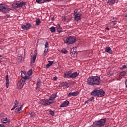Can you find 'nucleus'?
<instances>
[{"mask_svg":"<svg viewBox=\"0 0 127 127\" xmlns=\"http://www.w3.org/2000/svg\"><path fill=\"white\" fill-rule=\"evenodd\" d=\"M87 82L90 86L101 85V78L99 76H91L88 78Z\"/></svg>","mask_w":127,"mask_h":127,"instance_id":"f257e3e1","label":"nucleus"},{"mask_svg":"<svg viewBox=\"0 0 127 127\" xmlns=\"http://www.w3.org/2000/svg\"><path fill=\"white\" fill-rule=\"evenodd\" d=\"M106 122H107V119H102L99 121H95L93 123V125L95 126L98 127H103L104 126H105V124H106Z\"/></svg>","mask_w":127,"mask_h":127,"instance_id":"f03ea898","label":"nucleus"},{"mask_svg":"<svg viewBox=\"0 0 127 127\" xmlns=\"http://www.w3.org/2000/svg\"><path fill=\"white\" fill-rule=\"evenodd\" d=\"M64 42L67 45H70V44H73V43H75L76 42V38L70 36L67 37L66 39L64 40Z\"/></svg>","mask_w":127,"mask_h":127,"instance_id":"7ed1b4c3","label":"nucleus"},{"mask_svg":"<svg viewBox=\"0 0 127 127\" xmlns=\"http://www.w3.org/2000/svg\"><path fill=\"white\" fill-rule=\"evenodd\" d=\"M40 104L43 105V106H49V105L52 104V101L46 99H42L40 100Z\"/></svg>","mask_w":127,"mask_h":127,"instance_id":"20e7f679","label":"nucleus"},{"mask_svg":"<svg viewBox=\"0 0 127 127\" xmlns=\"http://www.w3.org/2000/svg\"><path fill=\"white\" fill-rule=\"evenodd\" d=\"M26 82V80L20 79L17 83V87L18 89H22V88H23V85H24V83H25Z\"/></svg>","mask_w":127,"mask_h":127,"instance_id":"39448f33","label":"nucleus"},{"mask_svg":"<svg viewBox=\"0 0 127 127\" xmlns=\"http://www.w3.org/2000/svg\"><path fill=\"white\" fill-rule=\"evenodd\" d=\"M17 7H22L23 5H25L26 4V2H23V1H16Z\"/></svg>","mask_w":127,"mask_h":127,"instance_id":"423d86ee","label":"nucleus"},{"mask_svg":"<svg viewBox=\"0 0 127 127\" xmlns=\"http://www.w3.org/2000/svg\"><path fill=\"white\" fill-rule=\"evenodd\" d=\"M74 20L75 21H79L80 19H81V16H82V14L80 12L77 13V14H76L74 15Z\"/></svg>","mask_w":127,"mask_h":127,"instance_id":"0eeeda50","label":"nucleus"},{"mask_svg":"<svg viewBox=\"0 0 127 127\" xmlns=\"http://www.w3.org/2000/svg\"><path fill=\"white\" fill-rule=\"evenodd\" d=\"M37 56V52L36 51H35L34 55L32 56V57L31 59V63H35V60H36V57Z\"/></svg>","mask_w":127,"mask_h":127,"instance_id":"6e6552de","label":"nucleus"},{"mask_svg":"<svg viewBox=\"0 0 127 127\" xmlns=\"http://www.w3.org/2000/svg\"><path fill=\"white\" fill-rule=\"evenodd\" d=\"M27 73L25 71H21V76L22 77V78L21 79V80H23L24 81H27V76L26 75Z\"/></svg>","mask_w":127,"mask_h":127,"instance_id":"1a4fd4ad","label":"nucleus"},{"mask_svg":"<svg viewBox=\"0 0 127 127\" xmlns=\"http://www.w3.org/2000/svg\"><path fill=\"white\" fill-rule=\"evenodd\" d=\"M0 11L2 12H3L4 13H5V12H7V9H6V7L4 6V4H0Z\"/></svg>","mask_w":127,"mask_h":127,"instance_id":"9d476101","label":"nucleus"},{"mask_svg":"<svg viewBox=\"0 0 127 127\" xmlns=\"http://www.w3.org/2000/svg\"><path fill=\"white\" fill-rule=\"evenodd\" d=\"M30 26H31V24L29 23H26V25L22 26V28L24 30H28Z\"/></svg>","mask_w":127,"mask_h":127,"instance_id":"9b49d317","label":"nucleus"},{"mask_svg":"<svg viewBox=\"0 0 127 127\" xmlns=\"http://www.w3.org/2000/svg\"><path fill=\"white\" fill-rule=\"evenodd\" d=\"M71 74H72V71L69 70L64 74V78H70L71 76Z\"/></svg>","mask_w":127,"mask_h":127,"instance_id":"f8f14e48","label":"nucleus"},{"mask_svg":"<svg viewBox=\"0 0 127 127\" xmlns=\"http://www.w3.org/2000/svg\"><path fill=\"white\" fill-rule=\"evenodd\" d=\"M119 1V0H108L107 3L109 5H114L116 3V2H118Z\"/></svg>","mask_w":127,"mask_h":127,"instance_id":"ddd939ff","label":"nucleus"},{"mask_svg":"<svg viewBox=\"0 0 127 127\" xmlns=\"http://www.w3.org/2000/svg\"><path fill=\"white\" fill-rule=\"evenodd\" d=\"M69 104V101L66 100L63 103L61 104V105L60 106V108H64V107H67Z\"/></svg>","mask_w":127,"mask_h":127,"instance_id":"4468645a","label":"nucleus"},{"mask_svg":"<svg viewBox=\"0 0 127 127\" xmlns=\"http://www.w3.org/2000/svg\"><path fill=\"white\" fill-rule=\"evenodd\" d=\"M105 96V92L103 89L98 90V97H103Z\"/></svg>","mask_w":127,"mask_h":127,"instance_id":"2eb2a0df","label":"nucleus"},{"mask_svg":"<svg viewBox=\"0 0 127 127\" xmlns=\"http://www.w3.org/2000/svg\"><path fill=\"white\" fill-rule=\"evenodd\" d=\"M99 90L98 89H94L91 93V95L92 96H94V97L97 96L98 94Z\"/></svg>","mask_w":127,"mask_h":127,"instance_id":"dca6fc26","label":"nucleus"},{"mask_svg":"<svg viewBox=\"0 0 127 127\" xmlns=\"http://www.w3.org/2000/svg\"><path fill=\"white\" fill-rule=\"evenodd\" d=\"M105 51L106 52H107V53H109L110 54H113V51L111 49V47H107L105 48Z\"/></svg>","mask_w":127,"mask_h":127,"instance_id":"f3484780","label":"nucleus"},{"mask_svg":"<svg viewBox=\"0 0 127 127\" xmlns=\"http://www.w3.org/2000/svg\"><path fill=\"white\" fill-rule=\"evenodd\" d=\"M1 121L2 124H9V123H10V121L8 120L7 118H3L1 119Z\"/></svg>","mask_w":127,"mask_h":127,"instance_id":"a211bd4d","label":"nucleus"},{"mask_svg":"<svg viewBox=\"0 0 127 127\" xmlns=\"http://www.w3.org/2000/svg\"><path fill=\"white\" fill-rule=\"evenodd\" d=\"M5 80H6V88H8V85H9V79H8V75H6Z\"/></svg>","mask_w":127,"mask_h":127,"instance_id":"6ab92c4d","label":"nucleus"},{"mask_svg":"<svg viewBox=\"0 0 127 127\" xmlns=\"http://www.w3.org/2000/svg\"><path fill=\"white\" fill-rule=\"evenodd\" d=\"M68 86V83L66 81L63 82L62 83L60 84L59 86L60 87H67Z\"/></svg>","mask_w":127,"mask_h":127,"instance_id":"aec40b11","label":"nucleus"},{"mask_svg":"<svg viewBox=\"0 0 127 127\" xmlns=\"http://www.w3.org/2000/svg\"><path fill=\"white\" fill-rule=\"evenodd\" d=\"M78 76H79V73H77V72H75L71 73L70 78H75V77H77Z\"/></svg>","mask_w":127,"mask_h":127,"instance_id":"412c9836","label":"nucleus"},{"mask_svg":"<svg viewBox=\"0 0 127 127\" xmlns=\"http://www.w3.org/2000/svg\"><path fill=\"white\" fill-rule=\"evenodd\" d=\"M21 110H22V106H21L19 108H16L15 112L16 114H18Z\"/></svg>","mask_w":127,"mask_h":127,"instance_id":"4be33fe9","label":"nucleus"},{"mask_svg":"<svg viewBox=\"0 0 127 127\" xmlns=\"http://www.w3.org/2000/svg\"><path fill=\"white\" fill-rule=\"evenodd\" d=\"M57 28L58 29V32L59 34L61 33L62 29H61V26H60V25L59 24H57Z\"/></svg>","mask_w":127,"mask_h":127,"instance_id":"5701e85b","label":"nucleus"},{"mask_svg":"<svg viewBox=\"0 0 127 127\" xmlns=\"http://www.w3.org/2000/svg\"><path fill=\"white\" fill-rule=\"evenodd\" d=\"M40 23H41V21L39 18H37L36 20V25H40Z\"/></svg>","mask_w":127,"mask_h":127,"instance_id":"b1692460","label":"nucleus"},{"mask_svg":"<svg viewBox=\"0 0 127 127\" xmlns=\"http://www.w3.org/2000/svg\"><path fill=\"white\" fill-rule=\"evenodd\" d=\"M50 30H51V32H52V33H53V32H55L56 30V28H55V27L54 26H52L50 28Z\"/></svg>","mask_w":127,"mask_h":127,"instance_id":"393cba45","label":"nucleus"},{"mask_svg":"<svg viewBox=\"0 0 127 127\" xmlns=\"http://www.w3.org/2000/svg\"><path fill=\"white\" fill-rule=\"evenodd\" d=\"M72 96L73 97H76V96H78L79 95V92L78 91H76L74 92H71Z\"/></svg>","mask_w":127,"mask_h":127,"instance_id":"a878e982","label":"nucleus"},{"mask_svg":"<svg viewBox=\"0 0 127 127\" xmlns=\"http://www.w3.org/2000/svg\"><path fill=\"white\" fill-rule=\"evenodd\" d=\"M41 85V83H40V81H37L36 83V88L37 89L38 88H40V86Z\"/></svg>","mask_w":127,"mask_h":127,"instance_id":"bb28decb","label":"nucleus"},{"mask_svg":"<svg viewBox=\"0 0 127 127\" xmlns=\"http://www.w3.org/2000/svg\"><path fill=\"white\" fill-rule=\"evenodd\" d=\"M17 4H16V2H15V3H13L12 4V8H18V7H17Z\"/></svg>","mask_w":127,"mask_h":127,"instance_id":"cd10ccee","label":"nucleus"},{"mask_svg":"<svg viewBox=\"0 0 127 127\" xmlns=\"http://www.w3.org/2000/svg\"><path fill=\"white\" fill-rule=\"evenodd\" d=\"M126 73H127V72H126L125 71H123L121 72L120 73V77H121V76H122L123 77L126 76Z\"/></svg>","mask_w":127,"mask_h":127,"instance_id":"c85d7f7f","label":"nucleus"},{"mask_svg":"<svg viewBox=\"0 0 127 127\" xmlns=\"http://www.w3.org/2000/svg\"><path fill=\"white\" fill-rule=\"evenodd\" d=\"M62 53H63L64 54H67V53H68V51L66 50V49H63L62 50Z\"/></svg>","mask_w":127,"mask_h":127,"instance_id":"c756f323","label":"nucleus"},{"mask_svg":"<svg viewBox=\"0 0 127 127\" xmlns=\"http://www.w3.org/2000/svg\"><path fill=\"white\" fill-rule=\"evenodd\" d=\"M18 104H19V102L17 100H15L14 102V106H16V108H17L18 107Z\"/></svg>","mask_w":127,"mask_h":127,"instance_id":"7c9ffc66","label":"nucleus"},{"mask_svg":"<svg viewBox=\"0 0 127 127\" xmlns=\"http://www.w3.org/2000/svg\"><path fill=\"white\" fill-rule=\"evenodd\" d=\"M28 76H31L32 75V69H30L28 71L27 73Z\"/></svg>","mask_w":127,"mask_h":127,"instance_id":"2f4dec72","label":"nucleus"},{"mask_svg":"<svg viewBox=\"0 0 127 127\" xmlns=\"http://www.w3.org/2000/svg\"><path fill=\"white\" fill-rule=\"evenodd\" d=\"M116 20H117V18H115V21H112L111 22V24H112L113 26L116 24V23L117 22Z\"/></svg>","mask_w":127,"mask_h":127,"instance_id":"473e14b6","label":"nucleus"},{"mask_svg":"<svg viewBox=\"0 0 127 127\" xmlns=\"http://www.w3.org/2000/svg\"><path fill=\"white\" fill-rule=\"evenodd\" d=\"M30 117L31 118H34L35 117V113L32 112L30 113Z\"/></svg>","mask_w":127,"mask_h":127,"instance_id":"72a5a7b5","label":"nucleus"},{"mask_svg":"<svg viewBox=\"0 0 127 127\" xmlns=\"http://www.w3.org/2000/svg\"><path fill=\"white\" fill-rule=\"evenodd\" d=\"M22 60V57L20 56L18 58V62H21Z\"/></svg>","mask_w":127,"mask_h":127,"instance_id":"f704fd0d","label":"nucleus"},{"mask_svg":"<svg viewBox=\"0 0 127 127\" xmlns=\"http://www.w3.org/2000/svg\"><path fill=\"white\" fill-rule=\"evenodd\" d=\"M54 112H53V111L52 110H50V115H51V116H52V117H54Z\"/></svg>","mask_w":127,"mask_h":127,"instance_id":"c9c22d12","label":"nucleus"},{"mask_svg":"<svg viewBox=\"0 0 127 127\" xmlns=\"http://www.w3.org/2000/svg\"><path fill=\"white\" fill-rule=\"evenodd\" d=\"M48 62H49V65L51 66H52V65H53V63H54V62L51 61H49Z\"/></svg>","mask_w":127,"mask_h":127,"instance_id":"e433bc0d","label":"nucleus"},{"mask_svg":"<svg viewBox=\"0 0 127 127\" xmlns=\"http://www.w3.org/2000/svg\"><path fill=\"white\" fill-rule=\"evenodd\" d=\"M51 96L54 98L55 99V98H56V97H57V94L56 93H54Z\"/></svg>","mask_w":127,"mask_h":127,"instance_id":"4c0bfd02","label":"nucleus"},{"mask_svg":"<svg viewBox=\"0 0 127 127\" xmlns=\"http://www.w3.org/2000/svg\"><path fill=\"white\" fill-rule=\"evenodd\" d=\"M70 54L71 56H74V55H73V54H75V52L74 51H73V52H72V49H71Z\"/></svg>","mask_w":127,"mask_h":127,"instance_id":"58836bf2","label":"nucleus"},{"mask_svg":"<svg viewBox=\"0 0 127 127\" xmlns=\"http://www.w3.org/2000/svg\"><path fill=\"white\" fill-rule=\"evenodd\" d=\"M48 48V42L46 41L45 45V48Z\"/></svg>","mask_w":127,"mask_h":127,"instance_id":"ea45409f","label":"nucleus"},{"mask_svg":"<svg viewBox=\"0 0 127 127\" xmlns=\"http://www.w3.org/2000/svg\"><path fill=\"white\" fill-rule=\"evenodd\" d=\"M120 69H127V65H123V66L122 67H121V68H120Z\"/></svg>","mask_w":127,"mask_h":127,"instance_id":"a19ab883","label":"nucleus"},{"mask_svg":"<svg viewBox=\"0 0 127 127\" xmlns=\"http://www.w3.org/2000/svg\"><path fill=\"white\" fill-rule=\"evenodd\" d=\"M55 98H54L52 96H51L48 100L51 102L52 100H54Z\"/></svg>","mask_w":127,"mask_h":127,"instance_id":"79ce46f5","label":"nucleus"},{"mask_svg":"<svg viewBox=\"0 0 127 127\" xmlns=\"http://www.w3.org/2000/svg\"><path fill=\"white\" fill-rule=\"evenodd\" d=\"M77 12H78V10L77 9H75L74 10V15H75V14H78V13H77Z\"/></svg>","mask_w":127,"mask_h":127,"instance_id":"37998d69","label":"nucleus"},{"mask_svg":"<svg viewBox=\"0 0 127 127\" xmlns=\"http://www.w3.org/2000/svg\"><path fill=\"white\" fill-rule=\"evenodd\" d=\"M43 1L44 2H49V1H51V0H43Z\"/></svg>","mask_w":127,"mask_h":127,"instance_id":"c03bdc74","label":"nucleus"},{"mask_svg":"<svg viewBox=\"0 0 127 127\" xmlns=\"http://www.w3.org/2000/svg\"><path fill=\"white\" fill-rule=\"evenodd\" d=\"M36 1L37 3H40V2L42 1V0H36Z\"/></svg>","mask_w":127,"mask_h":127,"instance_id":"a18cd8bd","label":"nucleus"},{"mask_svg":"<svg viewBox=\"0 0 127 127\" xmlns=\"http://www.w3.org/2000/svg\"><path fill=\"white\" fill-rule=\"evenodd\" d=\"M90 102V99H88L86 101H85V104H89Z\"/></svg>","mask_w":127,"mask_h":127,"instance_id":"49530a36","label":"nucleus"},{"mask_svg":"<svg viewBox=\"0 0 127 127\" xmlns=\"http://www.w3.org/2000/svg\"><path fill=\"white\" fill-rule=\"evenodd\" d=\"M90 100V102H92V101H93V100H94V97H92L90 98H89Z\"/></svg>","mask_w":127,"mask_h":127,"instance_id":"de8ad7c7","label":"nucleus"},{"mask_svg":"<svg viewBox=\"0 0 127 127\" xmlns=\"http://www.w3.org/2000/svg\"><path fill=\"white\" fill-rule=\"evenodd\" d=\"M15 108H16L15 105H14L13 107L11 109V111H13V110H14V109H15Z\"/></svg>","mask_w":127,"mask_h":127,"instance_id":"09e8293b","label":"nucleus"},{"mask_svg":"<svg viewBox=\"0 0 127 127\" xmlns=\"http://www.w3.org/2000/svg\"><path fill=\"white\" fill-rule=\"evenodd\" d=\"M53 80L54 81H56V80H57V76L54 77Z\"/></svg>","mask_w":127,"mask_h":127,"instance_id":"8fccbe9b","label":"nucleus"},{"mask_svg":"<svg viewBox=\"0 0 127 127\" xmlns=\"http://www.w3.org/2000/svg\"><path fill=\"white\" fill-rule=\"evenodd\" d=\"M46 56V49H45L44 53V56Z\"/></svg>","mask_w":127,"mask_h":127,"instance_id":"3c124183","label":"nucleus"},{"mask_svg":"<svg viewBox=\"0 0 127 127\" xmlns=\"http://www.w3.org/2000/svg\"><path fill=\"white\" fill-rule=\"evenodd\" d=\"M50 66L51 65H50L49 64H48L46 66V68H49L50 67Z\"/></svg>","mask_w":127,"mask_h":127,"instance_id":"603ef678","label":"nucleus"},{"mask_svg":"<svg viewBox=\"0 0 127 127\" xmlns=\"http://www.w3.org/2000/svg\"><path fill=\"white\" fill-rule=\"evenodd\" d=\"M27 80H29V81H31V77H28L27 76Z\"/></svg>","mask_w":127,"mask_h":127,"instance_id":"864d4df0","label":"nucleus"},{"mask_svg":"<svg viewBox=\"0 0 127 127\" xmlns=\"http://www.w3.org/2000/svg\"><path fill=\"white\" fill-rule=\"evenodd\" d=\"M72 96V92H70L68 94V97H71Z\"/></svg>","mask_w":127,"mask_h":127,"instance_id":"5fc2aeb1","label":"nucleus"},{"mask_svg":"<svg viewBox=\"0 0 127 127\" xmlns=\"http://www.w3.org/2000/svg\"><path fill=\"white\" fill-rule=\"evenodd\" d=\"M0 127H5L3 124H0Z\"/></svg>","mask_w":127,"mask_h":127,"instance_id":"6e6d98bb","label":"nucleus"},{"mask_svg":"<svg viewBox=\"0 0 127 127\" xmlns=\"http://www.w3.org/2000/svg\"><path fill=\"white\" fill-rule=\"evenodd\" d=\"M64 21H65L66 20V17H64V18L63 19Z\"/></svg>","mask_w":127,"mask_h":127,"instance_id":"4d7b16f0","label":"nucleus"},{"mask_svg":"<svg viewBox=\"0 0 127 127\" xmlns=\"http://www.w3.org/2000/svg\"><path fill=\"white\" fill-rule=\"evenodd\" d=\"M105 29H106V30H110V28H109V27H106V28H105Z\"/></svg>","mask_w":127,"mask_h":127,"instance_id":"13d9d810","label":"nucleus"},{"mask_svg":"<svg viewBox=\"0 0 127 127\" xmlns=\"http://www.w3.org/2000/svg\"><path fill=\"white\" fill-rule=\"evenodd\" d=\"M51 19H52V21H53V20H54V17H52Z\"/></svg>","mask_w":127,"mask_h":127,"instance_id":"bf43d9fd","label":"nucleus"},{"mask_svg":"<svg viewBox=\"0 0 127 127\" xmlns=\"http://www.w3.org/2000/svg\"><path fill=\"white\" fill-rule=\"evenodd\" d=\"M1 57H2V56L1 55H0V58H1Z\"/></svg>","mask_w":127,"mask_h":127,"instance_id":"052dcab7","label":"nucleus"},{"mask_svg":"<svg viewBox=\"0 0 127 127\" xmlns=\"http://www.w3.org/2000/svg\"><path fill=\"white\" fill-rule=\"evenodd\" d=\"M1 62V61H0V63Z\"/></svg>","mask_w":127,"mask_h":127,"instance_id":"680f3d73","label":"nucleus"},{"mask_svg":"<svg viewBox=\"0 0 127 127\" xmlns=\"http://www.w3.org/2000/svg\"><path fill=\"white\" fill-rule=\"evenodd\" d=\"M103 0V1H104V0Z\"/></svg>","mask_w":127,"mask_h":127,"instance_id":"e2e57ef3","label":"nucleus"}]
</instances>
